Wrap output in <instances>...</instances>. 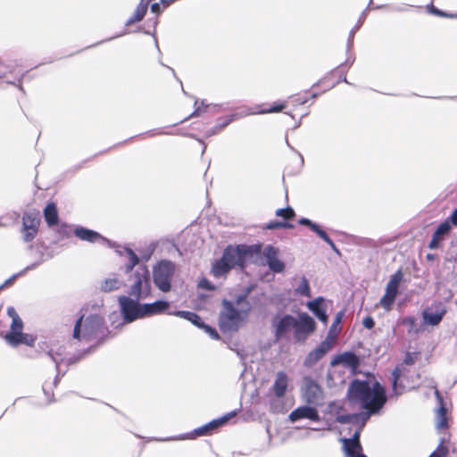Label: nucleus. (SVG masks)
I'll list each match as a JSON object with an SVG mask.
<instances>
[{"instance_id":"f257e3e1","label":"nucleus","mask_w":457,"mask_h":457,"mask_svg":"<svg viewBox=\"0 0 457 457\" xmlns=\"http://www.w3.org/2000/svg\"><path fill=\"white\" fill-rule=\"evenodd\" d=\"M348 398L366 410L367 418L377 413L386 402L385 387L378 381L353 380L348 387Z\"/></svg>"},{"instance_id":"f03ea898","label":"nucleus","mask_w":457,"mask_h":457,"mask_svg":"<svg viewBox=\"0 0 457 457\" xmlns=\"http://www.w3.org/2000/svg\"><path fill=\"white\" fill-rule=\"evenodd\" d=\"M271 328L277 340L288 338L293 330L295 341L304 342L314 331L316 324L305 312L299 313L297 318L290 314H277L272 318Z\"/></svg>"},{"instance_id":"7ed1b4c3","label":"nucleus","mask_w":457,"mask_h":457,"mask_svg":"<svg viewBox=\"0 0 457 457\" xmlns=\"http://www.w3.org/2000/svg\"><path fill=\"white\" fill-rule=\"evenodd\" d=\"M236 304L228 300H222L219 317V326L222 332H235L242 327L248 317L251 305L246 300V295H240L236 299Z\"/></svg>"},{"instance_id":"20e7f679","label":"nucleus","mask_w":457,"mask_h":457,"mask_svg":"<svg viewBox=\"0 0 457 457\" xmlns=\"http://www.w3.org/2000/svg\"><path fill=\"white\" fill-rule=\"evenodd\" d=\"M104 332V319L96 314L85 317L82 314L75 322L72 338L89 343L100 338Z\"/></svg>"},{"instance_id":"39448f33","label":"nucleus","mask_w":457,"mask_h":457,"mask_svg":"<svg viewBox=\"0 0 457 457\" xmlns=\"http://www.w3.org/2000/svg\"><path fill=\"white\" fill-rule=\"evenodd\" d=\"M249 253V248L245 245H231L225 248L223 254L220 260L215 262L212 266V274L216 278H220L228 273L232 268L245 266V258Z\"/></svg>"},{"instance_id":"423d86ee","label":"nucleus","mask_w":457,"mask_h":457,"mask_svg":"<svg viewBox=\"0 0 457 457\" xmlns=\"http://www.w3.org/2000/svg\"><path fill=\"white\" fill-rule=\"evenodd\" d=\"M175 274V263L162 260L153 267V279L159 290L167 293L171 289V280Z\"/></svg>"},{"instance_id":"0eeeda50","label":"nucleus","mask_w":457,"mask_h":457,"mask_svg":"<svg viewBox=\"0 0 457 457\" xmlns=\"http://www.w3.org/2000/svg\"><path fill=\"white\" fill-rule=\"evenodd\" d=\"M133 283L130 286V296L137 300L145 299L151 294L149 270L145 265H140L132 275Z\"/></svg>"},{"instance_id":"6e6552de","label":"nucleus","mask_w":457,"mask_h":457,"mask_svg":"<svg viewBox=\"0 0 457 457\" xmlns=\"http://www.w3.org/2000/svg\"><path fill=\"white\" fill-rule=\"evenodd\" d=\"M302 400L314 406H321L324 403L325 394L322 387L311 377H304L301 385Z\"/></svg>"},{"instance_id":"1a4fd4ad","label":"nucleus","mask_w":457,"mask_h":457,"mask_svg":"<svg viewBox=\"0 0 457 457\" xmlns=\"http://www.w3.org/2000/svg\"><path fill=\"white\" fill-rule=\"evenodd\" d=\"M137 298L121 295L119 297L123 322L130 323L137 319L144 318V310Z\"/></svg>"},{"instance_id":"9d476101","label":"nucleus","mask_w":457,"mask_h":457,"mask_svg":"<svg viewBox=\"0 0 457 457\" xmlns=\"http://www.w3.org/2000/svg\"><path fill=\"white\" fill-rule=\"evenodd\" d=\"M23 322L21 320H16L12 322L10 331L4 336L5 341L12 347H16L20 344L32 346L36 338L22 332Z\"/></svg>"},{"instance_id":"9b49d317","label":"nucleus","mask_w":457,"mask_h":457,"mask_svg":"<svg viewBox=\"0 0 457 457\" xmlns=\"http://www.w3.org/2000/svg\"><path fill=\"white\" fill-rule=\"evenodd\" d=\"M236 415L235 411L229 412L219 419L213 420L205 425L195 428L193 433L189 435H180L179 436L169 437L166 439H162V441L166 440H185L188 438H193L194 436H200L208 435L211 431L216 429L220 426L225 424L230 418Z\"/></svg>"},{"instance_id":"f8f14e48","label":"nucleus","mask_w":457,"mask_h":457,"mask_svg":"<svg viewBox=\"0 0 457 457\" xmlns=\"http://www.w3.org/2000/svg\"><path fill=\"white\" fill-rule=\"evenodd\" d=\"M40 219L38 213L28 212L22 217L21 235L24 242H31L37 236Z\"/></svg>"},{"instance_id":"ddd939ff","label":"nucleus","mask_w":457,"mask_h":457,"mask_svg":"<svg viewBox=\"0 0 457 457\" xmlns=\"http://www.w3.org/2000/svg\"><path fill=\"white\" fill-rule=\"evenodd\" d=\"M334 344V338L329 335L309 354L304 360V365L311 367L314 365L319 360H320L330 349Z\"/></svg>"},{"instance_id":"4468645a","label":"nucleus","mask_w":457,"mask_h":457,"mask_svg":"<svg viewBox=\"0 0 457 457\" xmlns=\"http://www.w3.org/2000/svg\"><path fill=\"white\" fill-rule=\"evenodd\" d=\"M262 254L270 270L275 273H281L285 270V263L278 258V248L267 245L264 247Z\"/></svg>"},{"instance_id":"2eb2a0df","label":"nucleus","mask_w":457,"mask_h":457,"mask_svg":"<svg viewBox=\"0 0 457 457\" xmlns=\"http://www.w3.org/2000/svg\"><path fill=\"white\" fill-rule=\"evenodd\" d=\"M317 407L318 406L309 405L307 403L306 405L299 406L289 414V420L292 422H295L302 419L318 421L320 420V415L317 411Z\"/></svg>"},{"instance_id":"dca6fc26","label":"nucleus","mask_w":457,"mask_h":457,"mask_svg":"<svg viewBox=\"0 0 457 457\" xmlns=\"http://www.w3.org/2000/svg\"><path fill=\"white\" fill-rule=\"evenodd\" d=\"M47 355L55 363V368L58 375L61 372H62V375L65 373V370H62V363L65 362L66 366H68L70 363L72 362L71 360L65 359V349L63 346L61 345H53L47 352Z\"/></svg>"},{"instance_id":"f3484780","label":"nucleus","mask_w":457,"mask_h":457,"mask_svg":"<svg viewBox=\"0 0 457 457\" xmlns=\"http://www.w3.org/2000/svg\"><path fill=\"white\" fill-rule=\"evenodd\" d=\"M74 235L82 241H87L89 243H99L105 244L109 243V241L100 235L98 232L86 228L84 227H77L74 229Z\"/></svg>"},{"instance_id":"a211bd4d","label":"nucleus","mask_w":457,"mask_h":457,"mask_svg":"<svg viewBox=\"0 0 457 457\" xmlns=\"http://www.w3.org/2000/svg\"><path fill=\"white\" fill-rule=\"evenodd\" d=\"M300 225L307 226L311 230L316 233L320 238H322L336 253H339L338 249L336 247L334 242L328 237L327 233L322 230L320 226L307 218H301L298 220Z\"/></svg>"},{"instance_id":"6ab92c4d","label":"nucleus","mask_w":457,"mask_h":457,"mask_svg":"<svg viewBox=\"0 0 457 457\" xmlns=\"http://www.w3.org/2000/svg\"><path fill=\"white\" fill-rule=\"evenodd\" d=\"M359 358L352 352H345L338 354L331 361L332 366L343 364L344 366L351 369H356L359 366Z\"/></svg>"},{"instance_id":"aec40b11","label":"nucleus","mask_w":457,"mask_h":457,"mask_svg":"<svg viewBox=\"0 0 457 457\" xmlns=\"http://www.w3.org/2000/svg\"><path fill=\"white\" fill-rule=\"evenodd\" d=\"M170 307V303L164 300H158L152 303H144V317L163 313Z\"/></svg>"},{"instance_id":"412c9836","label":"nucleus","mask_w":457,"mask_h":457,"mask_svg":"<svg viewBox=\"0 0 457 457\" xmlns=\"http://www.w3.org/2000/svg\"><path fill=\"white\" fill-rule=\"evenodd\" d=\"M445 312V308L443 305H439L435 312H431L428 310L424 311L423 319L425 323L429 324L431 326H436L439 324Z\"/></svg>"},{"instance_id":"4be33fe9","label":"nucleus","mask_w":457,"mask_h":457,"mask_svg":"<svg viewBox=\"0 0 457 457\" xmlns=\"http://www.w3.org/2000/svg\"><path fill=\"white\" fill-rule=\"evenodd\" d=\"M322 297H317L313 301L307 303V307L310 311H312L314 315L324 324L328 321V316L326 314L325 309L322 308Z\"/></svg>"},{"instance_id":"5701e85b","label":"nucleus","mask_w":457,"mask_h":457,"mask_svg":"<svg viewBox=\"0 0 457 457\" xmlns=\"http://www.w3.org/2000/svg\"><path fill=\"white\" fill-rule=\"evenodd\" d=\"M435 387V395L437 398V400L440 403V407L436 411V426L437 428H445L447 427V420H446V410L445 407L443 404V399L440 395L439 391L436 389V386Z\"/></svg>"},{"instance_id":"b1692460","label":"nucleus","mask_w":457,"mask_h":457,"mask_svg":"<svg viewBox=\"0 0 457 457\" xmlns=\"http://www.w3.org/2000/svg\"><path fill=\"white\" fill-rule=\"evenodd\" d=\"M152 0H140L139 4L137 5L133 16H131L125 23L127 27L138 22L143 20L145 17L148 5Z\"/></svg>"},{"instance_id":"393cba45","label":"nucleus","mask_w":457,"mask_h":457,"mask_svg":"<svg viewBox=\"0 0 457 457\" xmlns=\"http://www.w3.org/2000/svg\"><path fill=\"white\" fill-rule=\"evenodd\" d=\"M287 376L284 372H278L276 376V380L273 385V391L277 397H282L285 395L287 388Z\"/></svg>"},{"instance_id":"a878e982","label":"nucleus","mask_w":457,"mask_h":457,"mask_svg":"<svg viewBox=\"0 0 457 457\" xmlns=\"http://www.w3.org/2000/svg\"><path fill=\"white\" fill-rule=\"evenodd\" d=\"M403 274L401 270H398L390 277L386 287V291L388 293V295H394L395 296L397 295L398 287L401 281L403 280Z\"/></svg>"},{"instance_id":"bb28decb","label":"nucleus","mask_w":457,"mask_h":457,"mask_svg":"<svg viewBox=\"0 0 457 457\" xmlns=\"http://www.w3.org/2000/svg\"><path fill=\"white\" fill-rule=\"evenodd\" d=\"M403 374V368L396 367L392 372V395L399 396L405 391L404 386L398 383Z\"/></svg>"},{"instance_id":"cd10ccee","label":"nucleus","mask_w":457,"mask_h":457,"mask_svg":"<svg viewBox=\"0 0 457 457\" xmlns=\"http://www.w3.org/2000/svg\"><path fill=\"white\" fill-rule=\"evenodd\" d=\"M342 441L346 457H355V455L361 453L362 449L360 442L348 440V438H345Z\"/></svg>"},{"instance_id":"c85d7f7f","label":"nucleus","mask_w":457,"mask_h":457,"mask_svg":"<svg viewBox=\"0 0 457 457\" xmlns=\"http://www.w3.org/2000/svg\"><path fill=\"white\" fill-rule=\"evenodd\" d=\"M120 255H126L128 257V262L125 265V272L129 273L132 271L134 267L138 264L139 258L134 253V251L129 247H123L122 251L120 252Z\"/></svg>"},{"instance_id":"c756f323","label":"nucleus","mask_w":457,"mask_h":457,"mask_svg":"<svg viewBox=\"0 0 457 457\" xmlns=\"http://www.w3.org/2000/svg\"><path fill=\"white\" fill-rule=\"evenodd\" d=\"M169 314H173L178 317L183 318L187 320H189L194 325H195L198 328H202V326H204V321L202 320L201 317L197 315L195 312H187V311H177L174 312H170Z\"/></svg>"},{"instance_id":"7c9ffc66","label":"nucleus","mask_w":457,"mask_h":457,"mask_svg":"<svg viewBox=\"0 0 457 457\" xmlns=\"http://www.w3.org/2000/svg\"><path fill=\"white\" fill-rule=\"evenodd\" d=\"M45 220L48 226L52 227L58 222V212L54 204H48L44 210Z\"/></svg>"},{"instance_id":"2f4dec72","label":"nucleus","mask_w":457,"mask_h":457,"mask_svg":"<svg viewBox=\"0 0 457 457\" xmlns=\"http://www.w3.org/2000/svg\"><path fill=\"white\" fill-rule=\"evenodd\" d=\"M122 282L116 277L112 276L111 278H105L100 286V288L103 292H111L113 290H117L120 287Z\"/></svg>"},{"instance_id":"473e14b6","label":"nucleus","mask_w":457,"mask_h":457,"mask_svg":"<svg viewBox=\"0 0 457 457\" xmlns=\"http://www.w3.org/2000/svg\"><path fill=\"white\" fill-rule=\"evenodd\" d=\"M285 108L284 104H276L270 109H262L261 106H256L255 110L249 111L246 114H265L270 112H279Z\"/></svg>"},{"instance_id":"72a5a7b5","label":"nucleus","mask_w":457,"mask_h":457,"mask_svg":"<svg viewBox=\"0 0 457 457\" xmlns=\"http://www.w3.org/2000/svg\"><path fill=\"white\" fill-rule=\"evenodd\" d=\"M295 292L303 296H311V289L309 282L305 277H303L300 280L298 287L295 288Z\"/></svg>"},{"instance_id":"f704fd0d","label":"nucleus","mask_w":457,"mask_h":457,"mask_svg":"<svg viewBox=\"0 0 457 457\" xmlns=\"http://www.w3.org/2000/svg\"><path fill=\"white\" fill-rule=\"evenodd\" d=\"M448 453V447L445 445L444 439H442L436 449L428 457H447Z\"/></svg>"},{"instance_id":"c9c22d12","label":"nucleus","mask_w":457,"mask_h":457,"mask_svg":"<svg viewBox=\"0 0 457 457\" xmlns=\"http://www.w3.org/2000/svg\"><path fill=\"white\" fill-rule=\"evenodd\" d=\"M395 297L396 296L394 295H388V293L386 291L385 295L380 299V305L387 311L390 310Z\"/></svg>"},{"instance_id":"e433bc0d","label":"nucleus","mask_w":457,"mask_h":457,"mask_svg":"<svg viewBox=\"0 0 457 457\" xmlns=\"http://www.w3.org/2000/svg\"><path fill=\"white\" fill-rule=\"evenodd\" d=\"M40 264V262H35V263H32L31 265H29L27 266L23 270H21V272L17 273V274H14L12 277H11L9 279H7L4 285H2L0 287V288H3L5 285L12 282L16 278H18L19 276H21V275H24L27 271L29 270H34L35 268H37L38 265Z\"/></svg>"},{"instance_id":"4c0bfd02","label":"nucleus","mask_w":457,"mask_h":457,"mask_svg":"<svg viewBox=\"0 0 457 457\" xmlns=\"http://www.w3.org/2000/svg\"><path fill=\"white\" fill-rule=\"evenodd\" d=\"M451 229V225L449 224V221L446 220L443 223H441L434 234H436V237H440L441 238L444 237L445 235H446Z\"/></svg>"},{"instance_id":"58836bf2","label":"nucleus","mask_w":457,"mask_h":457,"mask_svg":"<svg viewBox=\"0 0 457 457\" xmlns=\"http://www.w3.org/2000/svg\"><path fill=\"white\" fill-rule=\"evenodd\" d=\"M276 215L285 220H290L295 216V211L291 207L281 208L276 211Z\"/></svg>"},{"instance_id":"ea45409f","label":"nucleus","mask_w":457,"mask_h":457,"mask_svg":"<svg viewBox=\"0 0 457 457\" xmlns=\"http://www.w3.org/2000/svg\"><path fill=\"white\" fill-rule=\"evenodd\" d=\"M293 225L287 222L271 221L267 225V228L275 229L278 228H292Z\"/></svg>"},{"instance_id":"a19ab883","label":"nucleus","mask_w":457,"mask_h":457,"mask_svg":"<svg viewBox=\"0 0 457 457\" xmlns=\"http://www.w3.org/2000/svg\"><path fill=\"white\" fill-rule=\"evenodd\" d=\"M201 328H203L205 331V333L209 335V337L211 338L219 339V334L215 328H213L211 326L206 325V324H204V326H202Z\"/></svg>"},{"instance_id":"79ce46f5","label":"nucleus","mask_w":457,"mask_h":457,"mask_svg":"<svg viewBox=\"0 0 457 457\" xmlns=\"http://www.w3.org/2000/svg\"><path fill=\"white\" fill-rule=\"evenodd\" d=\"M237 115L233 114L229 117L225 118L221 122L220 121L216 126H218V130L223 129L225 127H227L229 123H231L235 119Z\"/></svg>"},{"instance_id":"37998d69","label":"nucleus","mask_w":457,"mask_h":457,"mask_svg":"<svg viewBox=\"0 0 457 457\" xmlns=\"http://www.w3.org/2000/svg\"><path fill=\"white\" fill-rule=\"evenodd\" d=\"M237 115L233 114L229 117L225 118L221 122L220 121L216 126H218V130L223 129L225 127H227L229 123H231L235 119Z\"/></svg>"},{"instance_id":"c03bdc74","label":"nucleus","mask_w":457,"mask_h":457,"mask_svg":"<svg viewBox=\"0 0 457 457\" xmlns=\"http://www.w3.org/2000/svg\"><path fill=\"white\" fill-rule=\"evenodd\" d=\"M353 418V415H339L337 417V421L340 424H347L352 422Z\"/></svg>"},{"instance_id":"a18cd8bd","label":"nucleus","mask_w":457,"mask_h":457,"mask_svg":"<svg viewBox=\"0 0 457 457\" xmlns=\"http://www.w3.org/2000/svg\"><path fill=\"white\" fill-rule=\"evenodd\" d=\"M443 238L440 237H436V234H433L432 239L429 242L428 247L430 249H436L439 246V244Z\"/></svg>"},{"instance_id":"49530a36","label":"nucleus","mask_w":457,"mask_h":457,"mask_svg":"<svg viewBox=\"0 0 457 457\" xmlns=\"http://www.w3.org/2000/svg\"><path fill=\"white\" fill-rule=\"evenodd\" d=\"M7 314L12 318V322H14L16 320H21L13 307L7 308Z\"/></svg>"},{"instance_id":"de8ad7c7","label":"nucleus","mask_w":457,"mask_h":457,"mask_svg":"<svg viewBox=\"0 0 457 457\" xmlns=\"http://www.w3.org/2000/svg\"><path fill=\"white\" fill-rule=\"evenodd\" d=\"M199 287L207 290H212L214 288L212 283L205 278L199 282Z\"/></svg>"},{"instance_id":"09e8293b","label":"nucleus","mask_w":457,"mask_h":457,"mask_svg":"<svg viewBox=\"0 0 457 457\" xmlns=\"http://www.w3.org/2000/svg\"><path fill=\"white\" fill-rule=\"evenodd\" d=\"M403 362L406 365H412L415 362V357L412 353H408L404 357Z\"/></svg>"},{"instance_id":"8fccbe9b","label":"nucleus","mask_w":457,"mask_h":457,"mask_svg":"<svg viewBox=\"0 0 457 457\" xmlns=\"http://www.w3.org/2000/svg\"><path fill=\"white\" fill-rule=\"evenodd\" d=\"M430 12H432V13H434L436 15L441 16V17H447V18H449V15H450V14H448L446 12H444L436 9L433 5L430 7Z\"/></svg>"},{"instance_id":"3c124183","label":"nucleus","mask_w":457,"mask_h":457,"mask_svg":"<svg viewBox=\"0 0 457 457\" xmlns=\"http://www.w3.org/2000/svg\"><path fill=\"white\" fill-rule=\"evenodd\" d=\"M362 323L366 328H372L374 327V320L371 317L365 318Z\"/></svg>"},{"instance_id":"603ef678","label":"nucleus","mask_w":457,"mask_h":457,"mask_svg":"<svg viewBox=\"0 0 457 457\" xmlns=\"http://www.w3.org/2000/svg\"><path fill=\"white\" fill-rule=\"evenodd\" d=\"M449 220L453 225H457V208L453 211V212L449 217Z\"/></svg>"},{"instance_id":"864d4df0","label":"nucleus","mask_w":457,"mask_h":457,"mask_svg":"<svg viewBox=\"0 0 457 457\" xmlns=\"http://www.w3.org/2000/svg\"><path fill=\"white\" fill-rule=\"evenodd\" d=\"M151 11L154 13H159L161 12V7H160L159 4H157V3L153 4L151 6Z\"/></svg>"},{"instance_id":"5fc2aeb1","label":"nucleus","mask_w":457,"mask_h":457,"mask_svg":"<svg viewBox=\"0 0 457 457\" xmlns=\"http://www.w3.org/2000/svg\"><path fill=\"white\" fill-rule=\"evenodd\" d=\"M348 440H354L356 442H360V432L356 431L351 438H348Z\"/></svg>"},{"instance_id":"6e6d98bb","label":"nucleus","mask_w":457,"mask_h":457,"mask_svg":"<svg viewBox=\"0 0 457 457\" xmlns=\"http://www.w3.org/2000/svg\"><path fill=\"white\" fill-rule=\"evenodd\" d=\"M220 130H218V126H214L211 129V130L208 132V136L215 135L219 133Z\"/></svg>"},{"instance_id":"4d7b16f0","label":"nucleus","mask_w":457,"mask_h":457,"mask_svg":"<svg viewBox=\"0 0 457 457\" xmlns=\"http://www.w3.org/2000/svg\"><path fill=\"white\" fill-rule=\"evenodd\" d=\"M162 4H164V6H169L174 0H161Z\"/></svg>"},{"instance_id":"13d9d810","label":"nucleus","mask_w":457,"mask_h":457,"mask_svg":"<svg viewBox=\"0 0 457 457\" xmlns=\"http://www.w3.org/2000/svg\"><path fill=\"white\" fill-rule=\"evenodd\" d=\"M114 317H115V318H117L118 320H120L119 315H118L117 313H113V314L111 316V320H112V325H114V323H115V320H112Z\"/></svg>"},{"instance_id":"bf43d9fd","label":"nucleus","mask_w":457,"mask_h":457,"mask_svg":"<svg viewBox=\"0 0 457 457\" xmlns=\"http://www.w3.org/2000/svg\"><path fill=\"white\" fill-rule=\"evenodd\" d=\"M414 321H415V320H414V319H413V318H408V319L406 320V322H408L411 328H412V325H413Z\"/></svg>"},{"instance_id":"052dcab7","label":"nucleus","mask_w":457,"mask_h":457,"mask_svg":"<svg viewBox=\"0 0 457 457\" xmlns=\"http://www.w3.org/2000/svg\"><path fill=\"white\" fill-rule=\"evenodd\" d=\"M199 112H200V107H196V109L195 110V112L191 114V116H197L199 115Z\"/></svg>"},{"instance_id":"680f3d73","label":"nucleus","mask_w":457,"mask_h":457,"mask_svg":"<svg viewBox=\"0 0 457 457\" xmlns=\"http://www.w3.org/2000/svg\"><path fill=\"white\" fill-rule=\"evenodd\" d=\"M340 320H341V314H337L336 320L334 322V325H336L337 323H339Z\"/></svg>"},{"instance_id":"e2e57ef3","label":"nucleus","mask_w":457,"mask_h":457,"mask_svg":"<svg viewBox=\"0 0 457 457\" xmlns=\"http://www.w3.org/2000/svg\"><path fill=\"white\" fill-rule=\"evenodd\" d=\"M359 27H356L355 29H352L351 32H350V37H353V34L355 33V31L358 29Z\"/></svg>"},{"instance_id":"0e129e2a","label":"nucleus","mask_w":457,"mask_h":457,"mask_svg":"<svg viewBox=\"0 0 457 457\" xmlns=\"http://www.w3.org/2000/svg\"><path fill=\"white\" fill-rule=\"evenodd\" d=\"M296 101L299 102V104H303L307 102V100H305V99L304 100L296 99Z\"/></svg>"},{"instance_id":"69168bd1","label":"nucleus","mask_w":457,"mask_h":457,"mask_svg":"<svg viewBox=\"0 0 457 457\" xmlns=\"http://www.w3.org/2000/svg\"><path fill=\"white\" fill-rule=\"evenodd\" d=\"M449 18H457V13L450 14V15H449Z\"/></svg>"},{"instance_id":"338daca9","label":"nucleus","mask_w":457,"mask_h":457,"mask_svg":"<svg viewBox=\"0 0 457 457\" xmlns=\"http://www.w3.org/2000/svg\"><path fill=\"white\" fill-rule=\"evenodd\" d=\"M427 258H428V260H432V259L434 258V256H433L432 254H428V255H427Z\"/></svg>"},{"instance_id":"774afa93","label":"nucleus","mask_w":457,"mask_h":457,"mask_svg":"<svg viewBox=\"0 0 457 457\" xmlns=\"http://www.w3.org/2000/svg\"><path fill=\"white\" fill-rule=\"evenodd\" d=\"M4 77V73L0 71V79Z\"/></svg>"}]
</instances>
